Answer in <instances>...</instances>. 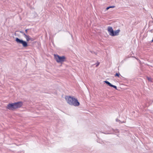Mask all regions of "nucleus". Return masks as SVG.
Returning a JSON list of instances; mask_svg holds the SVG:
<instances>
[{
    "label": "nucleus",
    "instance_id": "nucleus-8",
    "mask_svg": "<svg viewBox=\"0 0 153 153\" xmlns=\"http://www.w3.org/2000/svg\"><path fill=\"white\" fill-rule=\"evenodd\" d=\"M107 84V85H108L109 86H111V84L108 81H104Z\"/></svg>",
    "mask_w": 153,
    "mask_h": 153
},
{
    "label": "nucleus",
    "instance_id": "nucleus-3",
    "mask_svg": "<svg viewBox=\"0 0 153 153\" xmlns=\"http://www.w3.org/2000/svg\"><path fill=\"white\" fill-rule=\"evenodd\" d=\"M15 41L18 44H21L24 48H25L28 46V44L27 42L17 37L16 38Z\"/></svg>",
    "mask_w": 153,
    "mask_h": 153
},
{
    "label": "nucleus",
    "instance_id": "nucleus-5",
    "mask_svg": "<svg viewBox=\"0 0 153 153\" xmlns=\"http://www.w3.org/2000/svg\"><path fill=\"white\" fill-rule=\"evenodd\" d=\"M108 31L110 35L112 36H114V30L112 27H108Z\"/></svg>",
    "mask_w": 153,
    "mask_h": 153
},
{
    "label": "nucleus",
    "instance_id": "nucleus-12",
    "mask_svg": "<svg viewBox=\"0 0 153 153\" xmlns=\"http://www.w3.org/2000/svg\"><path fill=\"white\" fill-rule=\"evenodd\" d=\"M20 32L23 35H24L25 36L26 35L24 32L23 31H20Z\"/></svg>",
    "mask_w": 153,
    "mask_h": 153
},
{
    "label": "nucleus",
    "instance_id": "nucleus-16",
    "mask_svg": "<svg viewBox=\"0 0 153 153\" xmlns=\"http://www.w3.org/2000/svg\"><path fill=\"white\" fill-rule=\"evenodd\" d=\"M28 30V29H26V30H25V32H26V33H27V30Z\"/></svg>",
    "mask_w": 153,
    "mask_h": 153
},
{
    "label": "nucleus",
    "instance_id": "nucleus-10",
    "mask_svg": "<svg viewBox=\"0 0 153 153\" xmlns=\"http://www.w3.org/2000/svg\"><path fill=\"white\" fill-rule=\"evenodd\" d=\"M120 74L119 73H116L115 75V76H117L118 77H120Z\"/></svg>",
    "mask_w": 153,
    "mask_h": 153
},
{
    "label": "nucleus",
    "instance_id": "nucleus-6",
    "mask_svg": "<svg viewBox=\"0 0 153 153\" xmlns=\"http://www.w3.org/2000/svg\"><path fill=\"white\" fill-rule=\"evenodd\" d=\"M25 37L26 39V41L27 42H28L30 40H31V41H33V40L31 38L30 36L29 35H26L25 36Z\"/></svg>",
    "mask_w": 153,
    "mask_h": 153
},
{
    "label": "nucleus",
    "instance_id": "nucleus-15",
    "mask_svg": "<svg viewBox=\"0 0 153 153\" xmlns=\"http://www.w3.org/2000/svg\"><path fill=\"white\" fill-rule=\"evenodd\" d=\"M99 64H100V62H97V63L96 64V66H98Z\"/></svg>",
    "mask_w": 153,
    "mask_h": 153
},
{
    "label": "nucleus",
    "instance_id": "nucleus-13",
    "mask_svg": "<svg viewBox=\"0 0 153 153\" xmlns=\"http://www.w3.org/2000/svg\"><path fill=\"white\" fill-rule=\"evenodd\" d=\"M116 121L117 122H119L120 123H124L125 122H121V121H120V120L118 119H116Z\"/></svg>",
    "mask_w": 153,
    "mask_h": 153
},
{
    "label": "nucleus",
    "instance_id": "nucleus-2",
    "mask_svg": "<svg viewBox=\"0 0 153 153\" xmlns=\"http://www.w3.org/2000/svg\"><path fill=\"white\" fill-rule=\"evenodd\" d=\"M22 105L23 102L21 101L9 103L7 105V108L10 110L13 111L16 109L21 107Z\"/></svg>",
    "mask_w": 153,
    "mask_h": 153
},
{
    "label": "nucleus",
    "instance_id": "nucleus-1",
    "mask_svg": "<svg viewBox=\"0 0 153 153\" xmlns=\"http://www.w3.org/2000/svg\"><path fill=\"white\" fill-rule=\"evenodd\" d=\"M65 99L69 105L74 106H78L80 105L77 99L73 96H66Z\"/></svg>",
    "mask_w": 153,
    "mask_h": 153
},
{
    "label": "nucleus",
    "instance_id": "nucleus-11",
    "mask_svg": "<svg viewBox=\"0 0 153 153\" xmlns=\"http://www.w3.org/2000/svg\"><path fill=\"white\" fill-rule=\"evenodd\" d=\"M111 87H113V88H114L115 89H117V87L116 86L113 85L111 84Z\"/></svg>",
    "mask_w": 153,
    "mask_h": 153
},
{
    "label": "nucleus",
    "instance_id": "nucleus-14",
    "mask_svg": "<svg viewBox=\"0 0 153 153\" xmlns=\"http://www.w3.org/2000/svg\"><path fill=\"white\" fill-rule=\"evenodd\" d=\"M147 79H148L149 81H151V78L149 77H147Z\"/></svg>",
    "mask_w": 153,
    "mask_h": 153
},
{
    "label": "nucleus",
    "instance_id": "nucleus-9",
    "mask_svg": "<svg viewBox=\"0 0 153 153\" xmlns=\"http://www.w3.org/2000/svg\"><path fill=\"white\" fill-rule=\"evenodd\" d=\"M115 7V6H109L107 7L106 8V10H107L110 8H114Z\"/></svg>",
    "mask_w": 153,
    "mask_h": 153
},
{
    "label": "nucleus",
    "instance_id": "nucleus-7",
    "mask_svg": "<svg viewBox=\"0 0 153 153\" xmlns=\"http://www.w3.org/2000/svg\"><path fill=\"white\" fill-rule=\"evenodd\" d=\"M120 31V30L119 29H118L115 31H114V36L118 35Z\"/></svg>",
    "mask_w": 153,
    "mask_h": 153
},
{
    "label": "nucleus",
    "instance_id": "nucleus-4",
    "mask_svg": "<svg viewBox=\"0 0 153 153\" xmlns=\"http://www.w3.org/2000/svg\"><path fill=\"white\" fill-rule=\"evenodd\" d=\"M55 59L58 63H62L64 62L65 59V57L64 56H60L58 55L54 54Z\"/></svg>",
    "mask_w": 153,
    "mask_h": 153
}]
</instances>
